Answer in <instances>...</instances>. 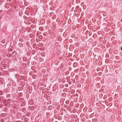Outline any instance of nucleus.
Segmentation results:
<instances>
[{
	"label": "nucleus",
	"instance_id": "obj_1",
	"mask_svg": "<svg viewBox=\"0 0 122 122\" xmlns=\"http://www.w3.org/2000/svg\"><path fill=\"white\" fill-rule=\"evenodd\" d=\"M38 46H43V44L41 43H39L38 45Z\"/></svg>",
	"mask_w": 122,
	"mask_h": 122
},
{
	"label": "nucleus",
	"instance_id": "obj_2",
	"mask_svg": "<svg viewBox=\"0 0 122 122\" xmlns=\"http://www.w3.org/2000/svg\"><path fill=\"white\" fill-rule=\"evenodd\" d=\"M1 42L3 43H5L4 40H2L1 41Z\"/></svg>",
	"mask_w": 122,
	"mask_h": 122
},
{
	"label": "nucleus",
	"instance_id": "obj_3",
	"mask_svg": "<svg viewBox=\"0 0 122 122\" xmlns=\"http://www.w3.org/2000/svg\"><path fill=\"white\" fill-rule=\"evenodd\" d=\"M36 75H34L33 76V77L34 78H35L36 77Z\"/></svg>",
	"mask_w": 122,
	"mask_h": 122
},
{
	"label": "nucleus",
	"instance_id": "obj_4",
	"mask_svg": "<svg viewBox=\"0 0 122 122\" xmlns=\"http://www.w3.org/2000/svg\"><path fill=\"white\" fill-rule=\"evenodd\" d=\"M116 58L117 59H118L119 58V57L118 56H116Z\"/></svg>",
	"mask_w": 122,
	"mask_h": 122
},
{
	"label": "nucleus",
	"instance_id": "obj_5",
	"mask_svg": "<svg viewBox=\"0 0 122 122\" xmlns=\"http://www.w3.org/2000/svg\"><path fill=\"white\" fill-rule=\"evenodd\" d=\"M121 21H122V20H121Z\"/></svg>",
	"mask_w": 122,
	"mask_h": 122
}]
</instances>
